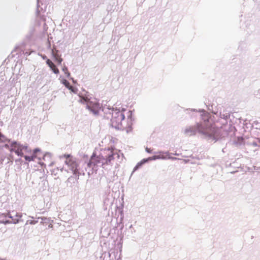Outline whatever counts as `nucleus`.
<instances>
[{"label": "nucleus", "mask_w": 260, "mask_h": 260, "mask_svg": "<svg viewBox=\"0 0 260 260\" xmlns=\"http://www.w3.org/2000/svg\"><path fill=\"white\" fill-rule=\"evenodd\" d=\"M120 154V151L115 148L105 149L99 155L94 152L87 163V166L97 171L99 165L103 168L105 166L111 165L115 159H119Z\"/></svg>", "instance_id": "1"}, {"label": "nucleus", "mask_w": 260, "mask_h": 260, "mask_svg": "<svg viewBox=\"0 0 260 260\" xmlns=\"http://www.w3.org/2000/svg\"><path fill=\"white\" fill-rule=\"evenodd\" d=\"M258 142L260 144V139H257Z\"/></svg>", "instance_id": "14"}, {"label": "nucleus", "mask_w": 260, "mask_h": 260, "mask_svg": "<svg viewBox=\"0 0 260 260\" xmlns=\"http://www.w3.org/2000/svg\"><path fill=\"white\" fill-rule=\"evenodd\" d=\"M46 63L55 74H57L59 73L58 69L50 59H48L46 61Z\"/></svg>", "instance_id": "6"}, {"label": "nucleus", "mask_w": 260, "mask_h": 260, "mask_svg": "<svg viewBox=\"0 0 260 260\" xmlns=\"http://www.w3.org/2000/svg\"><path fill=\"white\" fill-rule=\"evenodd\" d=\"M63 157L65 158L64 163L74 175L79 173V164L75 157L70 154H64Z\"/></svg>", "instance_id": "3"}, {"label": "nucleus", "mask_w": 260, "mask_h": 260, "mask_svg": "<svg viewBox=\"0 0 260 260\" xmlns=\"http://www.w3.org/2000/svg\"><path fill=\"white\" fill-rule=\"evenodd\" d=\"M5 146H6V147H9V146H8V145H5Z\"/></svg>", "instance_id": "16"}, {"label": "nucleus", "mask_w": 260, "mask_h": 260, "mask_svg": "<svg viewBox=\"0 0 260 260\" xmlns=\"http://www.w3.org/2000/svg\"><path fill=\"white\" fill-rule=\"evenodd\" d=\"M168 154H159V155L157 156H155L153 157L152 159H159V158H162V159H167L168 158Z\"/></svg>", "instance_id": "8"}, {"label": "nucleus", "mask_w": 260, "mask_h": 260, "mask_svg": "<svg viewBox=\"0 0 260 260\" xmlns=\"http://www.w3.org/2000/svg\"><path fill=\"white\" fill-rule=\"evenodd\" d=\"M5 140H6V138L5 137V136L4 135H3L0 133V142H5Z\"/></svg>", "instance_id": "12"}, {"label": "nucleus", "mask_w": 260, "mask_h": 260, "mask_svg": "<svg viewBox=\"0 0 260 260\" xmlns=\"http://www.w3.org/2000/svg\"><path fill=\"white\" fill-rule=\"evenodd\" d=\"M62 71L64 72V74L67 75V77L70 76V74L68 71V68L67 67H64L62 69Z\"/></svg>", "instance_id": "11"}, {"label": "nucleus", "mask_w": 260, "mask_h": 260, "mask_svg": "<svg viewBox=\"0 0 260 260\" xmlns=\"http://www.w3.org/2000/svg\"><path fill=\"white\" fill-rule=\"evenodd\" d=\"M124 111V110L122 111L117 110L113 111L111 121L112 125L115 128L117 129H122L123 128L122 121L125 118Z\"/></svg>", "instance_id": "2"}, {"label": "nucleus", "mask_w": 260, "mask_h": 260, "mask_svg": "<svg viewBox=\"0 0 260 260\" xmlns=\"http://www.w3.org/2000/svg\"><path fill=\"white\" fill-rule=\"evenodd\" d=\"M54 56L55 60L57 61L59 64H60L62 61V59L60 57V56L57 54H54Z\"/></svg>", "instance_id": "9"}, {"label": "nucleus", "mask_w": 260, "mask_h": 260, "mask_svg": "<svg viewBox=\"0 0 260 260\" xmlns=\"http://www.w3.org/2000/svg\"><path fill=\"white\" fill-rule=\"evenodd\" d=\"M82 100L87 102V108L94 114H98L99 113L101 109V106L99 103L96 102H87L84 98H82L81 100V102H82Z\"/></svg>", "instance_id": "5"}, {"label": "nucleus", "mask_w": 260, "mask_h": 260, "mask_svg": "<svg viewBox=\"0 0 260 260\" xmlns=\"http://www.w3.org/2000/svg\"><path fill=\"white\" fill-rule=\"evenodd\" d=\"M38 151V149H35L34 150V154L31 156H25L24 157H25V159L26 160H27L28 161H31V160H34V158H35L36 156L35 155V154Z\"/></svg>", "instance_id": "7"}, {"label": "nucleus", "mask_w": 260, "mask_h": 260, "mask_svg": "<svg viewBox=\"0 0 260 260\" xmlns=\"http://www.w3.org/2000/svg\"><path fill=\"white\" fill-rule=\"evenodd\" d=\"M63 84L68 88L71 89L72 88V86L70 85V83L66 80H64L63 81Z\"/></svg>", "instance_id": "10"}, {"label": "nucleus", "mask_w": 260, "mask_h": 260, "mask_svg": "<svg viewBox=\"0 0 260 260\" xmlns=\"http://www.w3.org/2000/svg\"><path fill=\"white\" fill-rule=\"evenodd\" d=\"M146 151L148 152V153H151V150L150 148H146Z\"/></svg>", "instance_id": "13"}, {"label": "nucleus", "mask_w": 260, "mask_h": 260, "mask_svg": "<svg viewBox=\"0 0 260 260\" xmlns=\"http://www.w3.org/2000/svg\"><path fill=\"white\" fill-rule=\"evenodd\" d=\"M188 132V129H186V130L185 131V133H187Z\"/></svg>", "instance_id": "15"}, {"label": "nucleus", "mask_w": 260, "mask_h": 260, "mask_svg": "<svg viewBox=\"0 0 260 260\" xmlns=\"http://www.w3.org/2000/svg\"><path fill=\"white\" fill-rule=\"evenodd\" d=\"M27 147L23 146L17 142H13L10 147L11 152H14L17 155L22 156L23 155V151L26 150Z\"/></svg>", "instance_id": "4"}]
</instances>
